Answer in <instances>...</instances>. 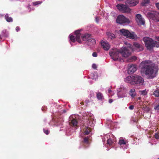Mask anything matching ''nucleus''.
Returning <instances> with one entry per match:
<instances>
[{"label": "nucleus", "mask_w": 159, "mask_h": 159, "mask_svg": "<svg viewBox=\"0 0 159 159\" xmlns=\"http://www.w3.org/2000/svg\"><path fill=\"white\" fill-rule=\"evenodd\" d=\"M141 73L142 75H146L149 79L156 76L157 70L155 64L150 60L142 61L140 64Z\"/></svg>", "instance_id": "nucleus-1"}, {"label": "nucleus", "mask_w": 159, "mask_h": 159, "mask_svg": "<svg viewBox=\"0 0 159 159\" xmlns=\"http://www.w3.org/2000/svg\"><path fill=\"white\" fill-rule=\"evenodd\" d=\"M132 49V45L128 44V47H123L119 51L116 49L111 51L110 52V55L111 58L115 61L124 62L122 58H121V55L125 57H127L131 55L130 50Z\"/></svg>", "instance_id": "nucleus-2"}, {"label": "nucleus", "mask_w": 159, "mask_h": 159, "mask_svg": "<svg viewBox=\"0 0 159 159\" xmlns=\"http://www.w3.org/2000/svg\"><path fill=\"white\" fill-rule=\"evenodd\" d=\"M125 81L132 85L136 86L142 85L144 82L143 78L137 75L128 76L125 79Z\"/></svg>", "instance_id": "nucleus-3"}, {"label": "nucleus", "mask_w": 159, "mask_h": 159, "mask_svg": "<svg viewBox=\"0 0 159 159\" xmlns=\"http://www.w3.org/2000/svg\"><path fill=\"white\" fill-rule=\"evenodd\" d=\"M84 118L86 120L85 121V123H84L83 126L84 127H85L83 130L84 134L88 135L91 130V129L89 126H92L94 120L93 117L89 115H86L85 116H84Z\"/></svg>", "instance_id": "nucleus-4"}, {"label": "nucleus", "mask_w": 159, "mask_h": 159, "mask_svg": "<svg viewBox=\"0 0 159 159\" xmlns=\"http://www.w3.org/2000/svg\"><path fill=\"white\" fill-rule=\"evenodd\" d=\"M145 47L147 50H151L153 48L159 47V42L154 41L152 39L148 37H145L143 38Z\"/></svg>", "instance_id": "nucleus-5"}, {"label": "nucleus", "mask_w": 159, "mask_h": 159, "mask_svg": "<svg viewBox=\"0 0 159 159\" xmlns=\"http://www.w3.org/2000/svg\"><path fill=\"white\" fill-rule=\"evenodd\" d=\"M81 30H78L75 31L74 32L75 34L76 35V37L73 35H70L69 38L70 40L73 43L75 42V39L76 41L80 43H81L82 42L80 40V37L81 36V34L80 33Z\"/></svg>", "instance_id": "nucleus-6"}, {"label": "nucleus", "mask_w": 159, "mask_h": 159, "mask_svg": "<svg viewBox=\"0 0 159 159\" xmlns=\"http://www.w3.org/2000/svg\"><path fill=\"white\" fill-rule=\"evenodd\" d=\"M120 32L124 36L126 37L127 38L131 39H133L135 38V35L134 32L130 33L127 30L124 29H122L120 30Z\"/></svg>", "instance_id": "nucleus-7"}, {"label": "nucleus", "mask_w": 159, "mask_h": 159, "mask_svg": "<svg viewBox=\"0 0 159 159\" xmlns=\"http://www.w3.org/2000/svg\"><path fill=\"white\" fill-rule=\"evenodd\" d=\"M116 7L119 11L123 13H129L131 11V9L129 7L122 4H117Z\"/></svg>", "instance_id": "nucleus-8"}, {"label": "nucleus", "mask_w": 159, "mask_h": 159, "mask_svg": "<svg viewBox=\"0 0 159 159\" xmlns=\"http://www.w3.org/2000/svg\"><path fill=\"white\" fill-rule=\"evenodd\" d=\"M116 22L119 24L128 23H130V21L129 20L125 17L122 15H120L118 16L116 18Z\"/></svg>", "instance_id": "nucleus-9"}, {"label": "nucleus", "mask_w": 159, "mask_h": 159, "mask_svg": "<svg viewBox=\"0 0 159 159\" xmlns=\"http://www.w3.org/2000/svg\"><path fill=\"white\" fill-rule=\"evenodd\" d=\"M135 20L139 25H144L145 24V21L140 14H137L135 16Z\"/></svg>", "instance_id": "nucleus-10"}, {"label": "nucleus", "mask_w": 159, "mask_h": 159, "mask_svg": "<svg viewBox=\"0 0 159 159\" xmlns=\"http://www.w3.org/2000/svg\"><path fill=\"white\" fill-rule=\"evenodd\" d=\"M137 70L136 66L133 64H129L128 65V72L129 74H132L134 72Z\"/></svg>", "instance_id": "nucleus-11"}, {"label": "nucleus", "mask_w": 159, "mask_h": 159, "mask_svg": "<svg viewBox=\"0 0 159 159\" xmlns=\"http://www.w3.org/2000/svg\"><path fill=\"white\" fill-rule=\"evenodd\" d=\"M139 3L137 0H127L126 1V3L130 6H134L136 5Z\"/></svg>", "instance_id": "nucleus-12"}, {"label": "nucleus", "mask_w": 159, "mask_h": 159, "mask_svg": "<svg viewBox=\"0 0 159 159\" xmlns=\"http://www.w3.org/2000/svg\"><path fill=\"white\" fill-rule=\"evenodd\" d=\"M101 43V45L104 50L108 51L110 48V46L107 42L102 41Z\"/></svg>", "instance_id": "nucleus-13"}, {"label": "nucleus", "mask_w": 159, "mask_h": 159, "mask_svg": "<svg viewBox=\"0 0 159 159\" xmlns=\"http://www.w3.org/2000/svg\"><path fill=\"white\" fill-rule=\"evenodd\" d=\"M134 45L136 48V50L138 51H142L143 49V46L142 45H140L137 43H134Z\"/></svg>", "instance_id": "nucleus-14"}, {"label": "nucleus", "mask_w": 159, "mask_h": 159, "mask_svg": "<svg viewBox=\"0 0 159 159\" xmlns=\"http://www.w3.org/2000/svg\"><path fill=\"white\" fill-rule=\"evenodd\" d=\"M91 36V34H85L81 35V37L82 40L85 41H87L89 39V38Z\"/></svg>", "instance_id": "nucleus-15"}, {"label": "nucleus", "mask_w": 159, "mask_h": 159, "mask_svg": "<svg viewBox=\"0 0 159 159\" xmlns=\"http://www.w3.org/2000/svg\"><path fill=\"white\" fill-rule=\"evenodd\" d=\"M96 43L95 39H89L88 41V44L90 46H93Z\"/></svg>", "instance_id": "nucleus-16"}, {"label": "nucleus", "mask_w": 159, "mask_h": 159, "mask_svg": "<svg viewBox=\"0 0 159 159\" xmlns=\"http://www.w3.org/2000/svg\"><path fill=\"white\" fill-rule=\"evenodd\" d=\"M77 123L76 120L73 119L71 120V122H70V125L71 126L75 127L77 126Z\"/></svg>", "instance_id": "nucleus-17"}, {"label": "nucleus", "mask_w": 159, "mask_h": 159, "mask_svg": "<svg viewBox=\"0 0 159 159\" xmlns=\"http://www.w3.org/2000/svg\"><path fill=\"white\" fill-rule=\"evenodd\" d=\"M148 15L152 18V19L154 20H156L157 22H159V17H155V14L154 15V13H148Z\"/></svg>", "instance_id": "nucleus-18"}, {"label": "nucleus", "mask_w": 159, "mask_h": 159, "mask_svg": "<svg viewBox=\"0 0 159 159\" xmlns=\"http://www.w3.org/2000/svg\"><path fill=\"white\" fill-rule=\"evenodd\" d=\"M129 94L132 98H134L136 94L135 89H130L129 91Z\"/></svg>", "instance_id": "nucleus-19"}, {"label": "nucleus", "mask_w": 159, "mask_h": 159, "mask_svg": "<svg viewBox=\"0 0 159 159\" xmlns=\"http://www.w3.org/2000/svg\"><path fill=\"white\" fill-rule=\"evenodd\" d=\"M5 18L8 22H12L13 21L12 18L11 17H9L8 15L6 14L5 16Z\"/></svg>", "instance_id": "nucleus-20"}, {"label": "nucleus", "mask_w": 159, "mask_h": 159, "mask_svg": "<svg viewBox=\"0 0 159 159\" xmlns=\"http://www.w3.org/2000/svg\"><path fill=\"white\" fill-rule=\"evenodd\" d=\"M137 58L135 56H132L130 58H128L127 60V61L128 62H131L133 61H135L137 60Z\"/></svg>", "instance_id": "nucleus-21"}, {"label": "nucleus", "mask_w": 159, "mask_h": 159, "mask_svg": "<svg viewBox=\"0 0 159 159\" xmlns=\"http://www.w3.org/2000/svg\"><path fill=\"white\" fill-rule=\"evenodd\" d=\"M107 34L109 38H110L111 39H114L115 38V36L114 34L111 33L109 32L107 33Z\"/></svg>", "instance_id": "nucleus-22"}, {"label": "nucleus", "mask_w": 159, "mask_h": 159, "mask_svg": "<svg viewBox=\"0 0 159 159\" xmlns=\"http://www.w3.org/2000/svg\"><path fill=\"white\" fill-rule=\"evenodd\" d=\"M89 138L88 137H84L82 142L88 144L89 143Z\"/></svg>", "instance_id": "nucleus-23"}, {"label": "nucleus", "mask_w": 159, "mask_h": 159, "mask_svg": "<svg viewBox=\"0 0 159 159\" xmlns=\"http://www.w3.org/2000/svg\"><path fill=\"white\" fill-rule=\"evenodd\" d=\"M153 95L156 97H159V89H157L154 91Z\"/></svg>", "instance_id": "nucleus-24"}, {"label": "nucleus", "mask_w": 159, "mask_h": 159, "mask_svg": "<svg viewBox=\"0 0 159 159\" xmlns=\"http://www.w3.org/2000/svg\"><path fill=\"white\" fill-rule=\"evenodd\" d=\"M97 97L98 100H102L103 98L102 93L100 92L98 93L97 94Z\"/></svg>", "instance_id": "nucleus-25"}, {"label": "nucleus", "mask_w": 159, "mask_h": 159, "mask_svg": "<svg viewBox=\"0 0 159 159\" xmlns=\"http://www.w3.org/2000/svg\"><path fill=\"white\" fill-rule=\"evenodd\" d=\"M126 143V142L124 139H120L119 141V144L120 145L122 144H125Z\"/></svg>", "instance_id": "nucleus-26"}, {"label": "nucleus", "mask_w": 159, "mask_h": 159, "mask_svg": "<svg viewBox=\"0 0 159 159\" xmlns=\"http://www.w3.org/2000/svg\"><path fill=\"white\" fill-rule=\"evenodd\" d=\"M42 2L40 1H38L37 2H33V5L34 6L37 5L38 4H41Z\"/></svg>", "instance_id": "nucleus-27"}, {"label": "nucleus", "mask_w": 159, "mask_h": 159, "mask_svg": "<svg viewBox=\"0 0 159 159\" xmlns=\"http://www.w3.org/2000/svg\"><path fill=\"white\" fill-rule=\"evenodd\" d=\"M107 143L109 145H111L112 143V141L111 139H109L107 140Z\"/></svg>", "instance_id": "nucleus-28"}, {"label": "nucleus", "mask_w": 159, "mask_h": 159, "mask_svg": "<svg viewBox=\"0 0 159 159\" xmlns=\"http://www.w3.org/2000/svg\"><path fill=\"white\" fill-rule=\"evenodd\" d=\"M154 136L156 139H159V133H155Z\"/></svg>", "instance_id": "nucleus-29"}, {"label": "nucleus", "mask_w": 159, "mask_h": 159, "mask_svg": "<svg viewBox=\"0 0 159 159\" xmlns=\"http://www.w3.org/2000/svg\"><path fill=\"white\" fill-rule=\"evenodd\" d=\"M147 93V92L145 90H143L141 92V94L143 95H146Z\"/></svg>", "instance_id": "nucleus-30"}, {"label": "nucleus", "mask_w": 159, "mask_h": 159, "mask_svg": "<svg viewBox=\"0 0 159 159\" xmlns=\"http://www.w3.org/2000/svg\"><path fill=\"white\" fill-rule=\"evenodd\" d=\"M149 0H143V2L144 3V5H145V4L149 3Z\"/></svg>", "instance_id": "nucleus-31"}, {"label": "nucleus", "mask_w": 159, "mask_h": 159, "mask_svg": "<svg viewBox=\"0 0 159 159\" xmlns=\"http://www.w3.org/2000/svg\"><path fill=\"white\" fill-rule=\"evenodd\" d=\"M154 109L155 110H159V103L155 107Z\"/></svg>", "instance_id": "nucleus-32"}, {"label": "nucleus", "mask_w": 159, "mask_h": 159, "mask_svg": "<svg viewBox=\"0 0 159 159\" xmlns=\"http://www.w3.org/2000/svg\"><path fill=\"white\" fill-rule=\"evenodd\" d=\"M43 131L46 134H49V131L48 130H45L44 129H43Z\"/></svg>", "instance_id": "nucleus-33"}, {"label": "nucleus", "mask_w": 159, "mask_h": 159, "mask_svg": "<svg viewBox=\"0 0 159 159\" xmlns=\"http://www.w3.org/2000/svg\"><path fill=\"white\" fill-rule=\"evenodd\" d=\"M92 68L94 69H96L97 68V66H96V65L95 64H93L92 65Z\"/></svg>", "instance_id": "nucleus-34"}, {"label": "nucleus", "mask_w": 159, "mask_h": 159, "mask_svg": "<svg viewBox=\"0 0 159 159\" xmlns=\"http://www.w3.org/2000/svg\"><path fill=\"white\" fill-rule=\"evenodd\" d=\"M92 56L93 57H97V53L96 52H94L92 54Z\"/></svg>", "instance_id": "nucleus-35"}, {"label": "nucleus", "mask_w": 159, "mask_h": 159, "mask_svg": "<svg viewBox=\"0 0 159 159\" xmlns=\"http://www.w3.org/2000/svg\"><path fill=\"white\" fill-rule=\"evenodd\" d=\"M99 19L98 17H96L95 18L96 21L97 23H98L99 21Z\"/></svg>", "instance_id": "nucleus-36"}, {"label": "nucleus", "mask_w": 159, "mask_h": 159, "mask_svg": "<svg viewBox=\"0 0 159 159\" xmlns=\"http://www.w3.org/2000/svg\"><path fill=\"white\" fill-rule=\"evenodd\" d=\"M134 108V106L133 105H131L129 107V109L130 110H132Z\"/></svg>", "instance_id": "nucleus-37"}, {"label": "nucleus", "mask_w": 159, "mask_h": 159, "mask_svg": "<svg viewBox=\"0 0 159 159\" xmlns=\"http://www.w3.org/2000/svg\"><path fill=\"white\" fill-rule=\"evenodd\" d=\"M20 28L18 26H17L16 28V30L17 32L18 31L20 30Z\"/></svg>", "instance_id": "nucleus-38"}, {"label": "nucleus", "mask_w": 159, "mask_h": 159, "mask_svg": "<svg viewBox=\"0 0 159 159\" xmlns=\"http://www.w3.org/2000/svg\"><path fill=\"white\" fill-rule=\"evenodd\" d=\"M112 91L109 88L108 89V93L110 94H112Z\"/></svg>", "instance_id": "nucleus-39"}, {"label": "nucleus", "mask_w": 159, "mask_h": 159, "mask_svg": "<svg viewBox=\"0 0 159 159\" xmlns=\"http://www.w3.org/2000/svg\"><path fill=\"white\" fill-rule=\"evenodd\" d=\"M156 6L158 9L159 10V3H156Z\"/></svg>", "instance_id": "nucleus-40"}, {"label": "nucleus", "mask_w": 159, "mask_h": 159, "mask_svg": "<svg viewBox=\"0 0 159 159\" xmlns=\"http://www.w3.org/2000/svg\"><path fill=\"white\" fill-rule=\"evenodd\" d=\"M113 102V100L111 99H109V103H111Z\"/></svg>", "instance_id": "nucleus-41"}, {"label": "nucleus", "mask_w": 159, "mask_h": 159, "mask_svg": "<svg viewBox=\"0 0 159 159\" xmlns=\"http://www.w3.org/2000/svg\"><path fill=\"white\" fill-rule=\"evenodd\" d=\"M156 39L158 41H159V36H157V37H156Z\"/></svg>", "instance_id": "nucleus-42"}, {"label": "nucleus", "mask_w": 159, "mask_h": 159, "mask_svg": "<svg viewBox=\"0 0 159 159\" xmlns=\"http://www.w3.org/2000/svg\"><path fill=\"white\" fill-rule=\"evenodd\" d=\"M84 102H81V103H80V104L81 105H84Z\"/></svg>", "instance_id": "nucleus-43"}]
</instances>
